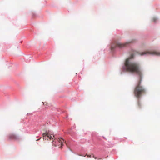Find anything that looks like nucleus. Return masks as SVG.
<instances>
[{"instance_id": "f03ea898", "label": "nucleus", "mask_w": 160, "mask_h": 160, "mask_svg": "<svg viewBox=\"0 0 160 160\" xmlns=\"http://www.w3.org/2000/svg\"><path fill=\"white\" fill-rule=\"evenodd\" d=\"M42 135L44 140H52V145L55 147L58 146L59 148H62L64 146V143H66L65 140L62 137H56L50 131H46L42 134Z\"/></svg>"}, {"instance_id": "f8f14e48", "label": "nucleus", "mask_w": 160, "mask_h": 160, "mask_svg": "<svg viewBox=\"0 0 160 160\" xmlns=\"http://www.w3.org/2000/svg\"><path fill=\"white\" fill-rule=\"evenodd\" d=\"M138 107H140L141 104H140V102H139V100H138Z\"/></svg>"}, {"instance_id": "0eeeda50", "label": "nucleus", "mask_w": 160, "mask_h": 160, "mask_svg": "<svg viewBox=\"0 0 160 160\" xmlns=\"http://www.w3.org/2000/svg\"><path fill=\"white\" fill-rule=\"evenodd\" d=\"M33 129L32 128H31V126L30 127V128H29V126L27 127L26 128V131H22L24 132H29L30 131H32L33 130Z\"/></svg>"}, {"instance_id": "423d86ee", "label": "nucleus", "mask_w": 160, "mask_h": 160, "mask_svg": "<svg viewBox=\"0 0 160 160\" xmlns=\"http://www.w3.org/2000/svg\"><path fill=\"white\" fill-rule=\"evenodd\" d=\"M80 153H75V154H77L78 155L81 156H83V157H85L86 156H87L88 157H93L95 158V159H99L100 158L99 157H95V156L93 154H91L90 155H88L87 154H86L85 153H82V151H81L80 152Z\"/></svg>"}, {"instance_id": "ddd939ff", "label": "nucleus", "mask_w": 160, "mask_h": 160, "mask_svg": "<svg viewBox=\"0 0 160 160\" xmlns=\"http://www.w3.org/2000/svg\"><path fill=\"white\" fill-rule=\"evenodd\" d=\"M92 140H93V142H96V141H95V140H94V137H92Z\"/></svg>"}, {"instance_id": "1a4fd4ad", "label": "nucleus", "mask_w": 160, "mask_h": 160, "mask_svg": "<svg viewBox=\"0 0 160 160\" xmlns=\"http://www.w3.org/2000/svg\"><path fill=\"white\" fill-rule=\"evenodd\" d=\"M157 19L156 18L154 17L152 19V22H155L157 21Z\"/></svg>"}, {"instance_id": "f257e3e1", "label": "nucleus", "mask_w": 160, "mask_h": 160, "mask_svg": "<svg viewBox=\"0 0 160 160\" xmlns=\"http://www.w3.org/2000/svg\"><path fill=\"white\" fill-rule=\"evenodd\" d=\"M132 58V56L126 59L124 69L127 72L135 73L139 76V80L134 88V93L136 97L139 98L146 93V91L145 88L141 85L142 73L139 65L136 62H132L131 61Z\"/></svg>"}, {"instance_id": "4468645a", "label": "nucleus", "mask_w": 160, "mask_h": 160, "mask_svg": "<svg viewBox=\"0 0 160 160\" xmlns=\"http://www.w3.org/2000/svg\"><path fill=\"white\" fill-rule=\"evenodd\" d=\"M70 151H71V152H72V153H74L73 151L71 149H70Z\"/></svg>"}, {"instance_id": "dca6fc26", "label": "nucleus", "mask_w": 160, "mask_h": 160, "mask_svg": "<svg viewBox=\"0 0 160 160\" xmlns=\"http://www.w3.org/2000/svg\"><path fill=\"white\" fill-rule=\"evenodd\" d=\"M10 67V66H9L8 68H9Z\"/></svg>"}, {"instance_id": "f3484780", "label": "nucleus", "mask_w": 160, "mask_h": 160, "mask_svg": "<svg viewBox=\"0 0 160 160\" xmlns=\"http://www.w3.org/2000/svg\"><path fill=\"white\" fill-rule=\"evenodd\" d=\"M23 129H25V128H23Z\"/></svg>"}, {"instance_id": "7ed1b4c3", "label": "nucleus", "mask_w": 160, "mask_h": 160, "mask_svg": "<svg viewBox=\"0 0 160 160\" xmlns=\"http://www.w3.org/2000/svg\"><path fill=\"white\" fill-rule=\"evenodd\" d=\"M131 42H127L125 43H121L120 42H117L115 44V45L112 44L111 47V49L112 50L115 47H118L120 48H122L127 46V45L130 43Z\"/></svg>"}, {"instance_id": "6e6552de", "label": "nucleus", "mask_w": 160, "mask_h": 160, "mask_svg": "<svg viewBox=\"0 0 160 160\" xmlns=\"http://www.w3.org/2000/svg\"><path fill=\"white\" fill-rule=\"evenodd\" d=\"M56 110L58 112V114H59L62 113H63V111L61 109H60L59 108H56Z\"/></svg>"}, {"instance_id": "9d476101", "label": "nucleus", "mask_w": 160, "mask_h": 160, "mask_svg": "<svg viewBox=\"0 0 160 160\" xmlns=\"http://www.w3.org/2000/svg\"><path fill=\"white\" fill-rule=\"evenodd\" d=\"M32 14L33 17H35L37 16L36 13L35 12H32Z\"/></svg>"}, {"instance_id": "20e7f679", "label": "nucleus", "mask_w": 160, "mask_h": 160, "mask_svg": "<svg viewBox=\"0 0 160 160\" xmlns=\"http://www.w3.org/2000/svg\"><path fill=\"white\" fill-rule=\"evenodd\" d=\"M140 54L141 55L147 54H152L157 55H160V53L155 51H152L151 50H146L140 53Z\"/></svg>"}, {"instance_id": "2eb2a0df", "label": "nucleus", "mask_w": 160, "mask_h": 160, "mask_svg": "<svg viewBox=\"0 0 160 160\" xmlns=\"http://www.w3.org/2000/svg\"><path fill=\"white\" fill-rule=\"evenodd\" d=\"M39 139H40L39 138V139H37V140H36V141H37Z\"/></svg>"}, {"instance_id": "9b49d317", "label": "nucleus", "mask_w": 160, "mask_h": 160, "mask_svg": "<svg viewBox=\"0 0 160 160\" xmlns=\"http://www.w3.org/2000/svg\"><path fill=\"white\" fill-rule=\"evenodd\" d=\"M52 120H49L47 121V123H48H48L50 124H51L52 123Z\"/></svg>"}, {"instance_id": "39448f33", "label": "nucleus", "mask_w": 160, "mask_h": 160, "mask_svg": "<svg viewBox=\"0 0 160 160\" xmlns=\"http://www.w3.org/2000/svg\"><path fill=\"white\" fill-rule=\"evenodd\" d=\"M8 137L9 140H19L20 139L19 136L14 133L10 134L8 135Z\"/></svg>"}]
</instances>
